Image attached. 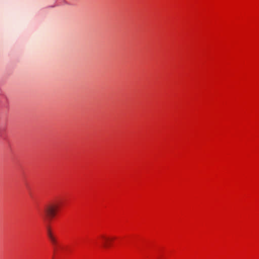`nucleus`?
<instances>
[{
	"label": "nucleus",
	"instance_id": "1",
	"mask_svg": "<svg viewBox=\"0 0 259 259\" xmlns=\"http://www.w3.org/2000/svg\"><path fill=\"white\" fill-rule=\"evenodd\" d=\"M59 204L56 202L50 203L44 207L41 216L44 221L49 223L57 213Z\"/></svg>",
	"mask_w": 259,
	"mask_h": 259
},
{
	"label": "nucleus",
	"instance_id": "2",
	"mask_svg": "<svg viewBox=\"0 0 259 259\" xmlns=\"http://www.w3.org/2000/svg\"><path fill=\"white\" fill-rule=\"evenodd\" d=\"M101 238L103 240L102 244L104 247H108L110 246L112 239L105 236H102Z\"/></svg>",
	"mask_w": 259,
	"mask_h": 259
},
{
	"label": "nucleus",
	"instance_id": "3",
	"mask_svg": "<svg viewBox=\"0 0 259 259\" xmlns=\"http://www.w3.org/2000/svg\"><path fill=\"white\" fill-rule=\"evenodd\" d=\"M46 229H47V235H48L49 239L53 240L52 237H54V235L52 234V231L51 229V227L48 224H47V225L46 226Z\"/></svg>",
	"mask_w": 259,
	"mask_h": 259
},
{
	"label": "nucleus",
	"instance_id": "4",
	"mask_svg": "<svg viewBox=\"0 0 259 259\" xmlns=\"http://www.w3.org/2000/svg\"><path fill=\"white\" fill-rule=\"evenodd\" d=\"M52 238L53 240H50V241L54 245H56L57 244L56 239L54 236Z\"/></svg>",
	"mask_w": 259,
	"mask_h": 259
}]
</instances>
